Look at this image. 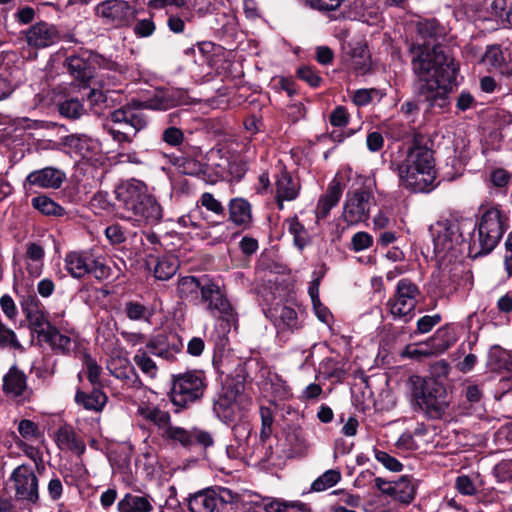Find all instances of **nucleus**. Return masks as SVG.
Here are the masks:
<instances>
[{
    "label": "nucleus",
    "mask_w": 512,
    "mask_h": 512,
    "mask_svg": "<svg viewBox=\"0 0 512 512\" xmlns=\"http://www.w3.org/2000/svg\"><path fill=\"white\" fill-rule=\"evenodd\" d=\"M416 29L407 49L414 93L428 108L444 110L450 105L449 95L459 70L450 51L441 45L446 28L436 19H425L417 22Z\"/></svg>",
    "instance_id": "1"
},
{
    "label": "nucleus",
    "mask_w": 512,
    "mask_h": 512,
    "mask_svg": "<svg viewBox=\"0 0 512 512\" xmlns=\"http://www.w3.org/2000/svg\"><path fill=\"white\" fill-rule=\"evenodd\" d=\"M434 166L431 139L414 131L406 157L397 164L400 183L414 192H429L435 187Z\"/></svg>",
    "instance_id": "2"
},
{
    "label": "nucleus",
    "mask_w": 512,
    "mask_h": 512,
    "mask_svg": "<svg viewBox=\"0 0 512 512\" xmlns=\"http://www.w3.org/2000/svg\"><path fill=\"white\" fill-rule=\"evenodd\" d=\"M186 103V94L182 90H172L163 95L156 96L145 104L132 102L111 113L110 120L114 124L119 125V128L110 127L108 124L105 125V128L114 140L118 142H131L132 137L147 126V119L141 108L168 110Z\"/></svg>",
    "instance_id": "3"
},
{
    "label": "nucleus",
    "mask_w": 512,
    "mask_h": 512,
    "mask_svg": "<svg viewBox=\"0 0 512 512\" xmlns=\"http://www.w3.org/2000/svg\"><path fill=\"white\" fill-rule=\"evenodd\" d=\"M116 208L121 219L136 226L160 222L163 209L156 198L148 193L144 182L130 179L116 186L114 190Z\"/></svg>",
    "instance_id": "4"
},
{
    "label": "nucleus",
    "mask_w": 512,
    "mask_h": 512,
    "mask_svg": "<svg viewBox=\"0 0 512 512\" xmlns=\"http://www.w3.org/2000/svg\"><path fill=\"white\" fill-rule=\"evenodd\" d=\"M410 403L415 412L423 413L427 418L439 420L449 407L447 387L443 380L436 377L413 375L408 380Z\"/></svg>",
    "instance_id": "5"
},
{
    "label": "nucleus",
    "mask_w": 512,
    "mask_h": 512,
    "mask_svg": "<svg viewBox=\"0 0 512 512\" xmlns=\"http://www.w3.org/2000/svg\"><path fill=\"white\" fill-rule=\"evenodd\" d=\"M178 293L185 300H196L201 297L208 304V309L221 320H233L238 315L229 301L223 296L219 287L209 279H198L194 276H186L178 283Z\"/></svg>",
    "instance_id": "6"
},
{
    "label": "nucleus",
    "mask_w": 512,
    "mask_h": 512,
    "mask_svg": "<svg viewBox=\"0 0 512 512\" xmlns=\"http://www.w3.org/2000/svg\"><path fill=\"white\" fill-rule=\"evenodd\" d=\"M478 234L471 238L469 255L473 258L492 252L508 229V217L498 206L484 210L478 223Z\"/></svg>",
    "instance_id": "7"
},
{
    "label": "nucleus",
    "mask_w": 512,
    "mask_h": 512,
    "mask_svg": "<svg viewBox=\"0 0 512 512\" xmlns=\"http://www.w3.org/2000/svg\"><path fill=\"white\" fill-rule=\"evenodd\" d=\"M208 387L207 377L202 370H188L171 376V387L168 393L174 413H179L199 402Z\"/></svg>",
    "instance_id": "8"
},
{
    "label": "nucleus",
    "mask_w": 512,
    "mask_h": 512,
    "mask_svg": "<svg viewBox=\"0 0 512 512\" xmlns=\"http://www.w3.org/2000/svg\"><path fill=\"white\" fill-rule=\"evenodd\" d=\"M239 499V495L222 486H210L185 499L190 512H228Z\"/></svg>",
    "instance_id": "9"
},
{
    "label": "nucleus",
    "mask_w": 512,
    "mask_h": 512,
    "mask_svg": "<svg viewBox=\"0 0 512 512\" xmlns=\"http://www.w3.org/2000/svg\"><path fill=\"white\" fill-rule=\"evenodd\" d=\"M64 263L67 272L76 279L91 274L97 280H104L111 274L110 267L85 251L68 252L64 257Z\"/></svg>",
    "instance_id": "10"
},
{
    "label": "nucleus",
    "mask_w": 512,
    "mask_h": 512,
    "mask_svg": "<svg viewBox=\"0 0 512 512\" xmlns=\"http://www.w3.org/2000/svg\"><path fill=\"white\" fill-rule=\"evenodd\" d=\"M430 234L434 245V253L439 257L455 255L457 247L462 243V234L457 223L445 220L430 226Z\"/></svg>",
    "instance_id": "11"
},
{
    "label": "nucleus",
    "mask_w": 512,
    "mask_h": 512,
    "mask_svg": "<svg viewBox=\"0 0 512 512\" xmlns=\"http://www.w3.org/2000/svg\"><path fill=\"white\" fill-rule=\"evenodd\" d=\"M162 437L172 444H179L182 448L189 451L196 445L207 449L214 444L212 435L208 431L197 427L185 429L180 426H169L163 432Z\"/></svg>",
    "instance_id": "12"
},
{
    "label": "nucleus",
    "mask_w": 512,
    "mask_h": 512,
    "mask_svg": "<svg viewBox=\"0 0 512 512\" xmlns=\"http://www.w3.org/2000/svg\"><path fill=\"white\" fill-rule=\"evenodd\" d=\"M183 347V340L175 330L160 331L146 343V349L149 353L170 363L176 360V354L180 353Z\"/></svg>",
    "instance_id": "13"
},
{
    "label": "nucleus",
    "mask_w": 512,
    "mask_h": 512,
    "mask_svg": "<svg viewBox=\"0 0 512 512\" xmlns=\"http://www.w3.org/2000/svg\"><path fill=\"white\" fill-rule=\"evenodd\" d=\"M420 291L417 285L410 279L399 280L393 299L387 303L393 316L404 317L414 310Z\"/></svg>",
    "instance_id": "14"
},
{
    "label": "nucleus",
    "mask_w": 512,
    "mask_h": 512,
    "mask_svg": "<svg viewBox=\"0 0 512 512\" xmlns=\"http://www.w3.org/2000/svg\"><path fill=\"white\" fill-rule=\"evenodd\" d=\"M372 201L373 195L366 188H360L352 193H347L343 211L344 220L350 225L367 220Z\"/></svg>",
    "instance_id": "15"
},
{
    "label": "nucleus",
    "mask_w": 512,
    "mask_h": 512,
    "mask_svg": "<svg viewBox=\"0 0 512 512\" xmlns=\"http://www.w3.org/2000/svg\"><path fill=\"white\" fill-rule=\"evenodd\" d=\"M10 480L14 482L17 500H26L30 503L38 501V478L31 465L22 464L16 467L10 476Z\"/></svg>",
    "instance_id": "16"
},
{
    "label": "nucleus",
    "mask_w": 512,
    "mask_h": 512,
    "mask_svg": "<svg viewBox=\"0 0 512 512\" xmlns=\"http://www.w3.org/2000/svg\"><path fill=\"white\" fill-rule=\"evenodd\" d=\"M96 15L115 27L128 25L135 16V9L123 0H105L96 6Z\"/></svg>",
    "instance_id": "17"
},
{
    "label": "nucleus",
    "mask_w": 512,
    "mask_h": 512,
    "mask_svg": "<svg viewBox=\"0 0 512 512\" xmlns=\"http://www.w3.org/2000/svg\"><path fill=\"white\" fill-rule=\"evenodd\" d=\"M32 334L37 335L38 342L47 344L55 352L70 351L71 339L62 334L52 322H27Z\"/></svg>",
    "instance_id": "18"
},
{
    "label": "nucleus",
    "mask_w": 512,
    "mask_h": 512,
    "mask_svg": "<svg viewBox=\"0 0 512 512\" xmlns=\"http://www.w3.org/2000/svg\"><path fill=\"white\" fill-rule=\"evenodd\" d=\"M239 401H242V395L239 393L238 389H223V391L213 399V411L223 423H233L238 417L236 408L238 407Z\"/></svg>",
    "instance_id": "19"
},
{
    "label": "nucleus",
    "mask_w": 512,
    "mask_h": 512,
    "mask_svg": "<svg viewBox=\"0 0 512 512\" xmlns=\"http://www.w3.org/2000/svg\"><path fill=\"white\" fill-rule=\"evenodd\" d=\"M25 38L29 46L42 49L57 44L61 40V33L55 25L41 21L25 32Z\"/></svg>",
    "instance_id": "20"
},
{
    "label": "nucleus",
    "mask_w": 512,
    "mask_h": 512,
    "mask_svg": "<svg viewBox=\"0 0 512 512\" xmlns=\"http://www.w3.org/2000/svg\"><path fill=\"white\" fill-rule=\"evenodd\" d=\"M3 392L14 398L23 397V401L30 402L34 393L27 386V376L17 365H12L3 377Z\"/></svg>",
    "instance_id": "21"
},
{
    "label": "nucleus",
    "mask_w": 512,
    "mask_h": 512,
    "mask_svg": "<svg viewBox=\"0 0 512 512\" xmlns=\"http://www.w3.org/2000/svg\"><path fill=\"white\" fill-rule=\"evenodd\" d=\"M417 328L412 332L405 326L400 328L392 327V323H389L390 329L382 339V344L387 346L389 350H396L398 345H402L406 341L413 338L414 335L424 334L430 332L434 325L438 322H416Z\"/></svg>",
    "instance_id": "22"
},
{
    "label": "nucleus",
    "mask_w": 512,
    "mask_h": 512,
    "mask_svg": "<svg viewBox=\"0 0 512 512\" xmlns=\"http://www.w3.org/2000/svg\"><path fill=\"white\" fill-rule=\"evenodd\" d=\"M66 178L65 173L55 167H45L32 171L26 177V183L44 189H58Z\"/></svg>",
    "instance_id": "23"
},
{
    "label": "nucleus",
    "mask_w": 512,
    "mask_h": 512,
    "mask_svg": "<svg viewBox=\"0 0 512 512\" xmlns=\"http://www.w3.org/2000/svg\"><path fill=\"white\" fill-rule=\"evenodd\" d=\"M301 185L297 178H294L286 170L280 172L276 179V202L278 208H284V201H293L297 198Z\"/></svg>",
    "instance_id": "24"
},
{
    "label": "nucleus",
    "mask_w": 512,
    "mask_h": 512,
    "mask_svg": "<svg viewBox=\"0 0 512 512\" xmlns=\"http://www.w3.org/2000/svg\"><path fill=\"white\" fill-rule=\"evenodd\" d=\"M458 340V332L453 322H446L445 325L427 339V345L434 354H440L452 347Z\"/></svg>",
    "instance_id": "25"
},
{
    "label": "nucleus",
    "mask_w": 512,
    "mask_h": 512,
    "mask_svg": "<svg viewBox=\"0 0 512 512\" xmlns=\"http://www.w3.org/2000/svg\"><path fill=\"white\" fill-rule=\"evenodd\" d=\"M102 388L103 386H92L90 392L78 388L74 397L75 403L85 410L102 412L108 401V397Z\"/></svg>",
    "instance_id": "26"
},
{
    "label": "nucleus",
    "mask_w": 512,
    "mask_h": 512,
    "mask_svg": "<svg viewBox=\"0 0 512 512\" xmlns=\"http://www.w3.org/2000/svg\"><path fill=\"white\" fill-rule=\"evenodd\" d=\"M341 183L334 179L328 186L326 193L320 197L316 207V218L325 219L331 209L339 202L342 195Z\"/></svg>",
    "instance_id": "27"
},
{
    "label": "nucleus",
    "mask_w": 512,
    "mask_h": 512,
    "mask_svg": "<svg viewBox=\"0 0 512 512\" xmlns=\"http://www.w3.org/2000/svg\"><path fill=\"white\" fill-rule=\"evenodd\" d=\"M481 61L490 71H497L501 75L512 78V65L505 62L503 51L498 45L487 47Z\"/></svg>",
    "instance_id": "28"
},
{
    "label": "nucleus",
    "mask_w": 512,
    "mask_h": 512,
    "mask_svg": "<svg viewBox=\"0 0 512 512\" xmlns=\"http://www.w3.org/2000/svg\"><path fill=\"white\" fill-rule=\"evenodd\" d=\"M229 220L237 226L248 227L252 220L250 203L244 198H233L228 204Z\"/></svg>",
    "instance_id": "29"
},
{
    "label": "nucleus",
    "mask_w": 512,
    "mask_h": 512,
    "mask_svg": "<svg viewBox=\"0 0 512 512\" xmlns=\"http://www.w3.org/2000/svg\"><path fill=\"white\" fill-rule=\"evenodd\" d=\"M346 364L343 359L327 357L319 364V374L324 379L341 383L347 375Z\"/></svg>",
    "instance_id": "30"
},
{
    "label": "nucleus",
    "mask_w": 512,
    "mask_h": 512,
    "mask_svg": "<svg viewBox=\"0 0 512 512\" xmlns=\"http://www.w3.org/2000/svg\"><path fill=\"white\" fill-rule=\"evenodd\" d=\"M284 440L286 446L288 447V457L293 458L296 456H301L306 451L307 445L301 427L288 426L284 430Z\"/></svg>",
    "instance_id": "31"
},
{
    "label": "nucleus",
    "mask_w": 512,
    "mask_h": 512,
    "mask_svg": "<svg viewBox=\"0 0 512 512\" xmlns=\"http://www.w3.org/2000/svg\"><path fill=\"white\" fill-rule=\"evenodd\" d=\"M65 66L68 72L83 85H86L93 77L91 66L81 57L71 56L67 58Z\"/></svg>",
    "instance_id": "32"
},
{
    "label": "nucleus",
    "mask_w": 512,
    "mask_h": 512,
    "mask_svg": "<svg viewBox=\"0 0 512 512\" xmlns=\"http://www.w3.org/2000/svg\"><path fill=\"white\" fill-rule=\"evenodd\" d=\"M118 512H151L153 506L147 496L126 493L117 503Z\"/></svg>",
    "instance_id": "33"
},
{
    "label": "nucleus",
    "mask_w": 512,
    "mask_h": 512,
    "mask_svg": "<svg viewBox=\"0 0 512 512\" xmlns=\"http://www.w3.org/2000/svg\"><path fill=\"white\" fill-rule=\"evenodd\" d=\"M510 354V351L494 345L488 351L486 366L493 372L509 371Z\"/></svg>",
    "instance_id": "34"
},
{
    "label": "nucleus",
    "mask_w": 512,
    "mask_h": 512,
    "mask_svg": "<svg viewBox=\"0 0 512 512\" xmlns=\"http://www.w3.org/2000/svg\"><path fill=\"white\" fill-rule=\"evenodd\" d=\"M59 444L65 445L79 457L86 451L84 441L70 427H60L56 433Z\"/></svg>",
    "instance_id": "35"
},
{
    "label": "nucleus",
    "mask_w": 512,
    "mask_h": 512,
    "mask_svg": "<svg viewBox=\"0 0 512 512\" xmlns=\"http://www.w3.org/2000/svg\"><path fill=\"white\" fill-rule=\"evenodd\" d=\"M108 80H110L108 78ZM115 77L111 79V82H106L105 75L101 76V79L99 80V88H93L88 96L89 101L92 104H105V106L110 105L111 99V93H114L115 90H111V87H115L117 85Z\"/></svg>",
    "instance_id": "36"
},
{
    "label": "nucleus",
    "mask_w": 512,
    "mask_h": 512,
    "mask_svg": "<svg viewBox=\"0 0 512 512\" xmlns=\"http://www.w3.org/2000/svg\"><path fill=\"white\" fill-rule=\"evenodd\" d=\"M171 162L179 172L186 175L199 176L206 173L205 164L193 157L176 156Z\"/></svg>",
    "instance_id": "37"
},
{
    "label": "nucleus",
    "mask_w": 512,
    "mask_h": 512,
    "mask_svg": "<svg viewBox=\"0 0 512 512\" xmlns=\"http://www.w3.org/2000/svg\"><path fill=\"white\" fill-rule=\"evenodd\" d=\"M31 205L45 216L61 217L65 214V209L45 195H40L31 199Z\"/></svg>",
    "instance_id": "38"
},
{
    "label": "nucleus",
    "mask_w": 512,
    "mask_h": 512,
    "mask_svg": "<svg viewBox=\"0 0 512 512\" xmlns=\"http://www.w3.org/2000/svg\"><path fill=\"white\" fill-rule=\"evenodd\" d=\"M238 322H233L237 324ZM232 322H214L213 329L210 331V341L214 343L216 349L223 350L229 344L228 334L231 331ZM237 329V325H235Z\"/></svg>",
    "instance_id": "39"
},
{
    "label": "nucleus",
    "mask_w": 512,
    "mask_h": 512,
    "mask_svg": "<svg viewBox=\"0 0 512 512\" xmlns=\"http://www.w3.org/2000/svg\"><path fill=\"white\" fill-rule=\"evenodd\" d=\"M21 308L25 314L26 320L44 319L42 304L35 294L23 295L21 299Z\"/></svg>",
    "instance_id": "40"
},
{
    "label": "nucleus",
    "mask_w": 512,
    "mask_h": 512,
    "mask_svg": "<svg viewBox=\"0 0 512 512\" xmlns=\"http://www.w3.org/2000/svg\"><path fill=\"white\" fill-rule=\"evenodd\" d=\"M179 267L178 260L173 256H164L155 261L154 275L159 280L170 279Z\"/></svg>",
    "instance_id": "41"
},
{
    "label": "nucleus",
    "mask_w": 512,
    "mask_h": 512,
    "mask_svg": "<svg viewBox=\"0 0 512 512\" xmlns=\"http://www.w3.org/2000/svg\"><path fill=\"white\" fill-rule=\"evenodd\" d=\"M374 482L375 487L382 494L390 496L401 503L409 504V500L412 498L410 496V492H404V495H399V493H401V491L397 488L399 485H393V482L386 481L381 477L374 478Z\"/></svg>",
    "instance_id": "42"
},
{
    "label": "nucleus",
    "mask_w": 512,
    "mask_h": 512,
    "mask_svg": "<svg viewBox=\"0 0 512 512\" xmlns=\"http://www.w3.org/2000/svg\"><path fill=\"white\" fill-rule=\"evenodd\" d=\"M341 480V472L338 469L325 471L311 484V490L315 492L325 491L335 486Z\"/></svg>",
    "instance_id": "43"
},
{
    "label": "nucleus",
    "mask_w": 512,
    "mask_h": 512,
    "mask_svg": "<svg viewBox=\"0 0 512 512\" xmlns=\"http://www.w3.org/2000/svg\"><path fill=\"white\" fill-rule=\"evenodd\" d=\"M351 65L359 73H366L371 66L370 55L364 45H358L351 52Z\"/></svg>",
    "instance_id": "44"
},
{
    "label": "nucleus",
    "mask_w": 512,
    "mask_h": 512,
    "mask_svg": "<svg viewBox=\"0 0 512 512\" xmlns=\"http://www.w3.org/2000/svg\"><path fill=\"white\" fill-rule=\"evenodd\" d=\"M58 111L62 116L69 119H78L85 113L84 106L75 98L60 102L58 104Z\"/></svg>",
    "instance_id": "45"
},
{
    "label": "nucleus",
    "mask_w": 512,
    "mask_h": 512,
    "mask_svg": "<svg viewBox=\"0 0 512 512\" xmlns=\"http://www.w3.org/2000/svg\"><path fill=\"white\" fill-rule=\"evenodd\" d=\"M433 354L431 348L427 345V340L419 344H406L404 349L400 352L403 358H410L417 361H421L423 358Z\"/></svg>",
    "instance_id": "46"
},
{
    "label": "nucleus",
    "mask_w": 512,
    "mask_h": 512,
    "mask_svg": "<svg viewBox=\"0 0 512 512\" xmlns=\"http://www.w3.org/2000/svg\"><path fill=\"white\" fill-rule=\"evenodd\" d=\"M265 512H311L310 507L302 502L281 503L270 502L264 506Z\"/></svg>",
    "instance_id": "47"
},
{
    "label": "nucleus",
    "mask_w": 512,
    "mask_h": 512,
    "mask_svg": "<svg viewBox=\"0 0 512 512\" xmlns=\"http://www.w3.org/2000/svg\"><path fill=\"white\" fill-rule=\"evenodd\" d=\"M88 139L86 136L68 135L62 138V145L66 147L69 152L75 153L79 156L85 157V150H87Z\"/></svg>",
    "instance_id": "48"
},
{
    "label": "nucleus",
    "mask_w": 512,
    "mask_h": 512,
    "mask_svg": "<svg viewBox=\"0 0 512 512\" xmlns=\"http://www.w3.org/2000/svg\"><path fill=\"white\" fill-rule=\"evenodd\" d=\"M83 363L87 370V379L92 386H103L100 381L102 367L98 365L97 361L89 354L85 353L83 356Z\"/></svg>",
    "instance_id": "49"
},
{
    "label": "nucleus",
    "mask_w": 512,
    "mask_h": 512,
    "mask_svg": "<svg viewBox=\"0 0 512 512\" xmlns=\"http://www.w3.org/2000/svg\"><path fill=\"white\" fill-rule=\"evenodd\" d=\"M288 230L293 235L294 244L302 250L308 243V233L296 217L288 220Z\"/></svg>",
    "instance_id": "50"
},
{
    "label": "nucleus",
    "mask_w": 512,
    "mask_h": 512,
    "mask_svg": "<svg viewBox=\"0 0 512 512\" xmlns=\"http://www.w3.org/2000/svg\"><path fill=\"white\" fill-rule=\"evenodd\" d=\"M133 360L144 374L148 375L151 378L156 376L158 368L156 366V363L148 355V352L138 350Z\"/></svg>",
    "instance_id": "51"
},
{
    "label": "nucleus",
    "mask_w": 512,
    "mask_h": 512,
    "mask_svg": "<svg viewBox=\"0 0 512 512\" xmlns=\"http://www.w3.org/2000/svg\"><path fill=\"white\" fill-rule=\"evenodd\" d=\"M276 338L281 343H286L290 336L302 329V322H274Z\"/></svg>",
    "instance_id": "52"
},
{
    "label": "nucleus",
    "mask_w": 512,
    "mask_h": 512,
    "mask_svg": "<svg viewBox=\"0 0 512 512\" xmlns=\"http://www.w3.org/2000/svg\"><path fill=\"white\" fill-rule=\"evenodd\" d=\"M145 418L158 426V428L164 429V431L167 429V427L172 426L170 413L163 411L158 407L150 409L145 414Z\"/></svg>",
    "instance_id": "53"
},
{
    "label": "nucleus",
    "mask_w": 512,
    "mask_h": 512,
    "mask_svg": "<svg viewBox=\"0 0 512 512\" xmlns=\"http://www.w3.org/2000/svg\"><path fill=\"white\" fill-rule=\"evenodd\" d=\"M374 456L378 462H380L386 469L392 472H401L403 470V464L395 457L391 456L385 451L378 450L374 447Z\"/></svg>",
    "instance_id": "54"
},
{
    "label": "nucleus",
    "mask_w": 512,
    "mask_h": 512,
    "mask_svg": "<svg viewBox=\"0 0 512 512\" xmlns=\"http://www.w3.org/2000/svg\"><path fill=\"white\" fill-rule=\"evenodd\" d=\"M125 311L130 320H149L152 316L151 310L138 302H127Z\"/></svg>",
    "instance_id": "55"
},
{
    "label": "nucleus",
    "mask_w": 512,
    "mask_h": 512,
    "mask_svg": "<svg viewBox=\"0 0 512 512\" xmlns=\"http://www.w3.org/2000/svg\"><path fill=\"white\" fill-rule=\"evenodd\" d=\"M201 205L208 211L218 216H225V208L212 193L204 192L200 198Z\"/></svg>",
    "instance_id": "56"
},
{
    "label": "nucleus",
    "mask_w": 512,
    "mask_h": 512,
    "mask_svg": "<svg viewBox=\"0 0 512 512\" xmlns=\"http://www.w3.org/2000/svg\"><path fill=\"white\" fill-rule=\"evenodd\" d=\"M232 432L236 443L248 446V441L252 433V426L249 422L243 421L235 423L232 427Z\"/></svg>",
    "instance_id": "57"
},
{
    "label": "nucleus",
    "mask_w": 512,
    "mask_h": 512,
    "mask_svg": "<svg viewBox=\"0 0 512 512\" xmlns=\"http://www.w3.org/2000/svg\"><path fill=\"white\" fill-rule=\"evenodd\" d=\"M184 133L175 126L167 127L162 132V140L169 146L179 147L184 142Z\"/></svg>",
    "instance_id": "58"
},
{
    "label": "nucleus",
    "mask_w": 512,
    "mask_h": 512,
    "mask_svg": "<svg viewBox=\"0 0 512 512\" xmlns=\"http://www.w3.org/2000/svg\"><path fill=\"white\" fill-rule=\"evenodd\" d=\"M373 244V237L364 231L355 233L351 238V249L360 252L370 248Z\"/></svg>",
    "instance_id": "59"
},
{
    "label": "nucleus",
    "mask_w": 512,
    "mask_h": 512,
    "mask_svg": "<svg viewBox=\"0 0 512 512\" xmlns=\"http://www.w3.org/2000/svg\"><path fill=\"white\" fill-rule=\"evenodd\" d=\"M493 472L499 482H512V459L500 461Z\"/></svg>",
    "instance_id": "60"
},
{
    "label": "nucleus",
    "mask_w": 512,
    "mask_h": 512,
    "mask_svg": "<svg viewBox=\"0 0 512 512\" xmlns=\"http://www.w3.org/2000/svg\"><path fill=\"white\" fill-rule=\"evenodd\" d=\"M20 435L27 440L37 439L40 436L38 425L29 419H22L18 425Z\"/></svg>",
    "instance_id": "61"
},
{
    "label": "nucleus",
    "mask_w": 512,
    "mask_h": 512,
    "mask_svg": "<svg viewBox=\"0 0 512 512\" xmlns=\"http://www.w3.org/2000/svg\"><path fill=\"white\" fill-rule=\"evenodd\" d=\"M461 396L472 406L482 400L483 390L477 384H468L462 389Z\"/></svg>",
    "instance_id": "62"
},
{
    "label": "nucleus",
    "mask_w": 512,
    "mask_h": 512,
    "mask_svg": "<svg viewBox=\"0 0 512 512\" xmlns=\"http://www.w3.org/2000/svg\"><path fill=\"white\" fill-rule=\"evenodd\" d=\"M329 121L332 126L345 127L349 122V114L344 106H337L330 114Z\"/></svg>",
    "instance_id": "63"
},
{
    "label": "nucleus",
    "mask_w": 512,
    "mask_h": 512,
    "mask_svg": "<svg viewBox=\"0 0 512 512\" xmlns=\"http://www.w3.org/2000/svg\"><path fill=\"white\" fill-rule=\"evenodd\" d=\"M105 236L111 244H121L126 241V233L119 224H112L105 229Z\"/></svg>",
    "instance_id": "64"
}]
</instances>
